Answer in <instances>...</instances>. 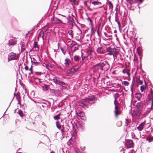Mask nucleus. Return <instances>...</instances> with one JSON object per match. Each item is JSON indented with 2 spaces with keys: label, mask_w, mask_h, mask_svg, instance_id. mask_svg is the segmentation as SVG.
Segmentation results:
<instances>
[{
  "label": "nucleus",
  "mask_w": 153,
  "mask_h": 153,
  "mask_svg": "<svg viewBox=\"0 0 153 153\" xmlns=\"http://www.w3.org/2000/svg\"><path fill=\"white\" fill-rule=\"evenodd\" d=\"M50 153H55L54 152L52 151V152H51Z\"/></svg>",
  "instance_id": "59"
},
{
  "label": "nucleus",
  "mask_w": 153,
  "mask_h": 153,
  "mask_svg": "<svg viewBox=\"0 0 153 153\" xmlns=\"http://www.w3.org/2000/svg\"><path fill=\"white\" fill-rule=\"evenodd\" d=\"M92 4L96 6V8H98L102 7V3L98 1H94L92 2Z\"/></svg>",
  "instance_id": "8"
},
{
  "label": "nucleus",
  "mask_w": 153,
  "mask_h": 153,
  "mask_svg": "<svg viewBox=\"0 0 153 153\" xmlns=\"http://www.w3.org/2000/svg\"><path fill=\"white\" fill-rule=\"evenodd\" d=\"M85 4L86 5V6L88 8V9H89V10H91V9L90 8V7L88 5V4H87L86 2H85Z\"/></svg>",
  "instance_id": "50"
},
{
  "label": "nucleus",
  "mask_w": 153,
  "mask_h": 153,
  "mask_svg": "<svg viewBox=\"0 0 153 153\" xmlns=\"http://www.w3.org/2000/svg\"><path fill=\"white\" fill-rule=\"evenodd\" d=\"M97 52L99 54L104 53L105 52V50L102 47H98L97 50Z\"/></svg>",
  "instance_id": "13"
},
{
  "label": "nucleus",
  "mask_w": 153,
  "mask_h": 153,
  "mask_svg": "<svg viewBox=\"0 0 153 153\" xmlns=\"http://www.w3.org/2000/svg\"><path fill=\"white\" fill-rule=\"evenodd\" d=\"M129 72V70L127 69H124L123 71V72L124 74L126 73L128 75V76H129L130 75Z\"/></svg>",
  "instance_id": "24"
},
{
  "label": "nucleus",
  "mask_w": 153,
  "mask_h": 153,
  "mask_svg": "<svg viewBox=\"0 0 153 153\" xmlns=\"http://www.w3.org/2000/svg\"><path fill=\"white\" fill-rule=\"evenodd\" d=\"M114 96L115 99L114 100L116 101L117 98L119 97V94L118 93H116L114 94Z\"/></svg>",
  "instance_id": "39"
},
{
  "label": "nucleus",
  "mask_w": 153,
  "mask_h": 153,
  "mask_svg": "<svg viewBox=\"0 0 153 153\" xmlns=\"http://www.w3.org/2000/svg\"><path fill=\"white\" fill-rule=\"evenodd\" d=\"M82 58V61H84L85 60H88L89 58V57L88 56H83L82 54V55L81 56Z\"/></svg>",
  "instance_id": "29"
},
{
  "label": "nucleus",
  "mask_w": 153,
  "mask_h": 153,
  "mask_svg": "<svg viewBox=\"0 0 153 153\" xmlns=\"http://www.w3.org/2000/svg\"><path fill=\"white\" fill-rule=\"evenodd\" d=\"M25 69L26 70L28 71L29 70L28 67L27 66H26L25 67Z\"/></svg>",
  "instance_id": "54"
},
{
  "label": "nucleus",
  "mask_w": 153,
  "mask_h": 153,
  "mask_svg": "<svg viewBox=\"0 0 153 153\" xmlns=\"http://www.w3.org/2000/svg\"><path fill=\"white\" fill-rule=\"evenodd\" d=\"M64 128V127H63V128L61 130V133L62 134H64V133L65 132Z\"/></svg>",
  "instance_id": "52"
},
{
  "label": "nucleus",
  "mask_w": 153,
  "mask_h": 153,
  "mask_svg": "<svg viewBox=\"0 0 153 153\" xmlns=\"http://www.w3.org/2000/svg\"><path fill=\"white\" fill-rule=\"evenodd\" d=\"M146 123V121L145 120L144 122H142L137 127V129L140 131H142L144 128V126Z\"/></svg>",
  "instance_id": "12"
},
{
  "label": "nucleus",
  "mask_w": 153,
  "mask_h": 153,
  "mask_svg": "<svg viewBox=\"0 0 153 153\" xmlns=\"http://www.w3.org/2000/svg\"><path fill=\"white\" fill-rule=\"evenodd\" d=\"M16 41L15 42L13 40H10L9 42V44L10 45H14L16 43Z\"/></svg>",
  "instance_id": "34"
},
{
  "label": "nucleus",
  "mask_w": 153,
  "mask_h": 153,
  "mask_svg": "<svg viewBox=\"0 0 153 153\" xmlns=\"http://www.w3.org/2000/svg\"><path fill=\"white\" fill-rule=\"evenodd\" d=\"M56 127L59 130L61 129V126L59 123V122L57 121L56 122Z\"/></svg>",
  "instance_id": "33"
},
{
  "label": "nucleus",
  "mask_w": 153,
  "mask_h": 153,
  "mask_svg": "<svg viewBox=\"0 0 153 153\" xmlns=\"http://www.w3.org/2000/svg\"><path fill=\"white\" fill-rule=\"evenodd\" d=\"M115 110H120V106H115Z\"/></svg>",
  "instance_id": "47"
},
{
  "label": "nucleus",
  "mask_w": 153,
  "mask_h": 153,
  "mask_svg": "<svg viewBox=\"0 0 153 153\" xmlns=\"http://www.w3.org/2000/svg\"><path fill=\"white\" fill-rule=\"evenodd\" d=\"M135 135L134 132L132 133L131 134V136L132 138H134L135 137Z\"/></svg>",
  "instance_id": "49"
},
{
  "label": "nucleus",
  "mask_w": 153,
  "mask_h": 153,
  "mask_svg": "<svg viewBox=\"0 0 153 153\" xmlns=\"http://www.w3.org/2000/svg\"><path fill=\"white\" fill-rule=\"evenodd\" d=\"M31 62H33L32 64L35 66L38 65L39 64V62H33V61H32Z\"/></svg>",
  "instance_id": "41"
},
{
  "label": "nucleus",
  "mask_w": 153,
  "mask_h": 153,
  "mask_svg": "<svg viewBox=\"0 0 153 153\" xmlns=\"http://www.w3.org/2000/svg\"><path fill=\"white\" fill-rule=\"evenodd\" d=\"M91 50H89V51H88L87 52V56H88L89 58H91Z\"/></svg>",
  "instance_id": "38"
},
{
  "label": "nucleus",
  "mask_w": 153,
  "mask_h": 153,
  "mask_svg": "<svg viewBox=\"0 0 153 153\" xmlns=\"http://www.w3.org/2000/svg\"><path fill=\"white\" fill-rule=\"evenodd\" d=\"M137 95L139 97H142V95L140 94V93H137Z\"/></svg>",
  "instance_id": "55"
},
{
  "label": "nucleus",
  "mask_w": 153,
  "mask_h": 153,
  "mask_svg": "<svg viewBox=\"0 0 153 153\" xmlns=\"http://www.w3.org/2000/svg\"><path fill=\"white\" fill-rule=\"evenodd\" d=\"M79 66H75L72 68L70 69L71 72L74 73L76 72L79 68Z\"/></svg>",
  "instance_id": "14"
},
{
  "label": "nucleus",
  "mask_w": 153,
  "mask_h": 153,
  "mask_svg": "<svg viewBox=\"0 0 153 153\" xmlns=\"http://www.w3.org/2000/svg\"><path fill=\"white\" fill-rule=\"evenodd\" d=\"M120 54L119 50L116 48H114L111 52V55H113L115 59L117 58V56Z\"/></svg>",
  "instance_id": "7"
},
{
  "label": "nucleus",
  "mask_w": 153,
  "mask_h": 153,
  "mask_svg": "<svg viewBox=\"0 0 153 153\" xmlns=\"http://www.w3.org/2000/svg\"><path fill=\"white\" fill-rule=\"evenodd\" d=\"M18 113L21 117H23V113L22 111L21 110H18Z\"/></svg>",
  "instance_id": "35"
},
{
  "label": "nucleus",
  "mask_w": 153,
  "mask_h": 153,
  "mask_svg": "<svg viewBox=\"0 0 153 153\" xmlns=\"http://www.w3.org/2000/svg\"><path fill=\"white\" fill-rule=\"evenodd\" d=\"M122 84L125 86H128L129 85V82L127 81H125L122 82Z\"/></svg>",
  "instance_id": "42"
},
{
  "label": "nucleus",
  "mask_w": 153,
  "mask_h": 153,
  "mask_svg": "<svg viewBox=\"0 0 153 153\" xmlns=\"http://www.w3.org/2000/svg\"><path fill=\"white\" fill-rule=\"evenodd\" d=\"M136 82L140 85H142L143 83V81L140 79V76L136 78Z\"/></svg>",
  "instance_id": "22"
},
{
  "label": "nucleus",
  "mask_w": 153,
  "mask_h": 153,
  "mask_svg": "<svg viewBox=\"0 0 153 153\" xmlns=\"http://www.w3.org/2000/svg\"><path fill=\"white\" fill-rule=\"evenodd\" d=\"M29 70L30 71V73H29V74H32L33 73V69H32V65H31V67L29 69Z\"/></svg>",
  "instance_id": "48"
},
{
  "label": "nucleus",
  "mask_w": 153,
  "mask_h": 153,
  "mask_svg": "<svg viewBox=\"0 0 153 153\" xmlns=\"http://www.w3.org/2000/svg\"><path fill=\"white\" fill-rule=\"evenodd\" d=\"M68 33L70 35L71 39L73 37L72 30H69L68 31Z\"/></svg>",
  "instance_id": "36"
},
{
  "label": "nucleus",
  "mask_w": 153,
  "mask_h": 153,
  "mask_svg": "<svg viewBox=\"0 0 153 153\" xmlns=\"http://www.w3.org/2000/svg\"><path fill=\"white\" fill-rule=\"evenodd\" d=\"M139 1V4H141L142 3L143 1L144 0H137Z\"/></svg>",
  "instance_id": "56"
},
{
  "label": "nucleus",
  "mask_w": 153,
  "mask_h": 153,
  "mask_svg": "<svg viewBox=\"0 0 153 153\" xmlns=\"http://www.w3.org/2000/svg\"><path fill=\"white\" fill-rule=\"evenodd\" d=\"M94 67L96 69L101 68L102 70H107L109 68V65L107 62L103 61L94 65Z\"/></svg>",
  "instance_id": "1"
},
{
  "label": "nucleus",
  "mask_w": 153,
  "mask_h": 153,
  "mask_svg": "<svg viewBox=\"0 0 153 153\" xmlns=\"http://www.w3.org/2000/svg\"><path fill=\"white\" fill-rule=\"evenodd\" d=\"M115 115L117 118H118V115L121 114V111L120 110H115L114 111Z\"/></svg>",
  "instance_id": "18"
},
{
  "label": "nucleus",
  "mask_w": 153,
  "mask_h": 153,
  "mask_svg": "<svg viewBox=\"0 0 153 153\" xmlns=\"http://www.w3.org/2000/svg\"><path fill=\"white\" fill-rule=\"evenodd\" d=\"M105 45H108V44H105Z\"/></svg>",
  "instance_id": "64"
},
{
  "label": "nucleus",
  "mask_w": 153,
  "mask_h": 153,
  "mask_svg": "<svg viewBox=\"0 0 153 153\" xmlns=\"http://www.w3.org/2000/svg\"><path fill=\"white\" fill-rule=\"evenodd\" d=\"M45 88L46 90H48L49 87V86L48 85H45Z\"/></svg>",
  "instance_id": "53"
},
{
  "label": "nucleus",
  "mask_w": 153,
  "mask_h": 153,
  "mask_svg": "<svg viewBox=\"0 0 153 153\" xmlns=\"http://www.w3.org/2000/svg\"><path fill=\"white\" fill-rule=\"evenodd\" d=\"M74 61L76 62H78L79 60V56L76 55L74 57Z\"/></svg>",
  "instance_id": "30"
},
{
  "label": "nucleus",
  "mask_w": 153,
  "mask_h": 153,
  "mask_svg": "<svg viewBox=\"0 0 153 153\" xmlns=\"http://www.w3.org/2000/svg\"><path fill=\"white\" fill-rule=\"evenodd\" d=\"M45 66L48 69L51 70L53 68V66L50 64H45Z\"/></svg>",
  "instance_id": "23"
},
{
  "label": "nucleus",
  "mask_w": 153,
  "mask_h": 153,
  "mask_svg": "<svg viewBox=\"0 0 153 153\" xmlns=\"http://www.w3.org/2000/svg\"><path fill=\"white\" fill-rule=\"evenodd\" d=\"M108 5L109 7V9H111V10H112L113 7V4L111 1H108Z\"/></svg>",
  "instance_id": "25"
},
{
  "label": "nucleus",
  "mask_w": 153,
  "mask_h": 153,
  "mask_svg": "<svg viewBox=\"0 0 153 153\" xmlns=\"http://www.w3.org/2000/svg\"><path fill=\"white\" fill-rule=\"evenodd\" d=\"M125 145L127 148H133L134 146V143L132 140H126Z\"/></svg>",
  "instance_id": "4"
},
{
  "label": "nucleus",
  "mask_w": 153,
  "mask_h": 153,
  "mask_svg": "<svg viewBox=\"0 0 153 153\" xmlns=\"http://www.w3.org/2000/svg\"><path fill=\"white\" fill-rule=\"evenodd\" d=\"M53 21L54 23H56L62 24L63 23L61 20L56 18H53Z\"/></svg>",
  "instance_id": "19"
},
{
  "label": "nucleus",
  "mask_w": 153,
  "mask_h": 153,
  "mask_svg": "<svg viewBox=\"0 0 153 153\" xmlns=\"http://www.w3.org/2000/svg\"><path fill=\"white\" fill-rule=\"evenodd\" d=\"M142 114V111L137 109L136 110H134L133 112V116H140Z\"/></svg>",
  "instance_id": "9"
},
{
  "label": "nucleus",
  "mask_w": 153,
  "mask_h": 153,
  "mask_svg": "<svg viewBox=\"0 0 153 153\" xmlns=\"http://www.w3.org/2000/svg\"><path fill=\"white\" fill-rule=\"evenodd\" d=\"M79 45L75 42H73L71 45V48L72 52H74L78 49Z\"/></svg>",
  "instance_id": "6"
},
{
  "label": "nucleus",
  "mask_w": 153,
  "mask_h": 153,
  "mask_svg": "<svg viewBox=\"0 0 153 153\" xmlns=\"http://www.w3.org/2000/svg\"><path fill=\"white\" fill-rule=\"evenodd\" d=\"M61 115L60 114H59L58 115L55 116L53 117V118L55 120H57L60 119L59 116Z\"/></svg>",
  "instance_id": "32"
},
{
  "label": "nucleus",
  "mask_w": 153,
  "mask_h": 153,
  "mask_svg": "<svg viewBox=\"0 0 153 153\" xmlns=\"http://www.w3.org/2000/svg\"><path fill=\"white\" fill-rule=\"evenodd\" d=\"M25 45H24L22 44L21 46V51H23L25 50Z\"/></svg>",
  "instance_id": "40"
},
{
  "label": "nucleus",
  "mask_w": 153,
  "mask_h": 153,
  "mask_svg": "<svg viewBox=\"0 0 153 153\" xmlns=\"http://www.w3.org/2000/svg\"><path fill=\"white\" fill-rule=\"evenodd\" d=\"M137 52L138 54V55L140 56V54H141V53L140 51V47H138L137 48Z\"/></svg>",
  "instance_id": "43"
},
{
  "label": "nucleus",
  "mask_w": 153,
  "mask_h": 153,
  "mask_svg": "<svg viewBox=\"0 0 153 153\" xmlns=\"http://www.w3.org/2000/svg\"><path fill=\"white\" fill-rule=\"evenodd\" d=\"M76 1V0H73V2L74 3H75Z\"/></svg>",
  "instance_id": "58"
},
{
  "label": "nucleus",
  "mask_w": 153,
  "mask_h": 153,
  "mask_svg": "<svg viewBox=\"0 0 153 153\" xmlns=\"http://www.w3.org/2000/svg\"><path fill=\"white\" fill-rule=\"evenodd\" d=\"M96 98L94 95H92L90 97L85 98V99H82L79 101V103L82 104L80 106L82 107H84L85 106H87V102H88L90 103V101L96 100Z\"/></svg>",
  "instance_id": "2"
},
{
  "label": "nucleus",
  "mask_w": 153,
  "mask_h": 153,
  "mask_svg": "<svg viewBox=\"0 0 153 153\" xmlns=\"http://www.w3.org/2000/svg\"><path fill=\"white\" fill-rule=\"evenodd\" d=\"M114 104L115 106H120V104L118 102V101L117 100L116 101L114 100Z\"/></svg>",
  "instance_id": "45"
},
{
  "label": "nucleus",
  "mask_w": 153,
  "mask_h": 153,
  "mask_svg": "<svg viewBox=\"0 0 153 153\" xmlns=\"http://www.w3.org/2000/svg\"><path fill=\"white\" fill-rule=\"evenodd\" d=\"M153 103V100H152V104Z\"/></svg>",
  "instance_id": "61"
},
{
  "label": "nucleus",
  "mask_w": 153,
  "mask_h": 153,
  "mask_svg": "<svg viewBox=\"0 0 153 153\" xmlns=\"http://www.w3.org/2000/svg\"><path fill=\"white\" fill-rule=\"evenodd\" d=\"M60 48L63 54L65 55L67 51V48L65 45H61L60 46Z\"/></svg>",
  "instance_id": "16"
},
{
  "label": "nucleus",
  "mask_w": 153,
  "mask_h": 153,
  "mask_svg": "<svg viewBox=\"0 0 153 153\" xmlns=\"http://www.w3.org/2000/svg\"><path fill=\"white\" fill-rule=\"evenodd\" d=\"M34 48H36V51H38L39 50V48L38 45V43L37 42H34V48H33V49H34Z\"/></svg>",
  "instance_id": "26"
},
{
  "label": "nucleus",
  "mask_w": 153,
  "mask_h": 153,
  "mask_svg": "<svg viewBox=\"0 0 153 153\" xmlns=\"http://www.w3.org/2000/svg\"><path fill=\"white\" fill-rule=\"evenodd\" d=\"M122 124V123L121 121H118L117 122V126L118 127L121 126Z\"/></svg>",
  "instance_id": "37"
},
{
  "label": "nucleus",
  "mask_w": 153,
  "mask_h": 153,
  "mask_svg": "<svg viewBox=\"0 0 153 153\" xmlns=\"http://www.w3.org/2000/svg\"><path fill=\"white\" fill-rule=\"evenodd\" d=\"M18 56L16 53L13 52H11L9 54L8 56V61L17 59Z\"/></svg>",
  "instance_id": "3"
},
{
  "label": "nucleus",
  "mask_w": 153,
  "mask_h": 153,
  "mask_svg": "<svg viewBox=\"0 0 153 153\" xmlns=\"http://www.w3.org/2000/svg\"><path fill=\"white\" fill-rule=\"evenodd\" d=\"M118 25H119V26H120V22H118Z\"/></svg>",
  "instance_id": "60"
},
{
  "label": "nucleus",
  "mask_w": 153,
  "mask_h": 153,
  "mask_svg": "<svg viewBox=\"0 0 153 153\" xmlns=\"http://www.w3.org/2000/svg\"><path fill=\"white\" fill-rule=\"evenodd\" d=\"M71 63V60L69 59L66 58L64 61L65 66L66 67H69Z\"/></svg>",
  "instance_id": "11"
},
{
  "label": "nucleus",
  "mask_w": 153,
  "mask_h": 153,
  "mask_svg": "<svg viewBox=\"0 0 153 153\" xmlns=\"http://www.w3.org/2000/svg\"><path fill=\"white\" fill-rule=\"evenodd\" d=\"M94 103V101L92 102V103Z\"/></svg>",
  "instance_id": "63"
},
{
  "label": "nucleus",
  "mask_w": 153,
  "mask_h": 153,
  "mask_svg": "<svg viewBox=\"0 0 153 153\" xmlns=\"http://www.w3.org/2000/svg\"><path fill=\"white\" fill-rule=\"evenodd\" d=\"M146 140L149 141V142H150L152 141V140L153 139V138L152 137L150 134L149 135V136L146 138Z\"/></svg>",
  "instance_id": "31"
},
{
  "label": "nucleus",
  "mask_w": 153,
  "mask_h": 153,
  "mask_svg": "<svg viewBox=\"0 0 153 153\" xmlns=\"http://www.w3.org/2000/svg\"><path fill=\"white\" fill-rule=\"evenodd\" d=\"M44 32L42 31L41 32L38 36V39H41L42 38L43 40H44L45 39L44 37Z\"/></svg>",
  "instance_id": "20"
},
{
  "label": "nucleus",
  "mask_w": 153,
  "mask_h": 153,
  "mask_svg": "<svg viewBox=\"0 0 153 153\" xmlns=\"http://www.w3.org/2000/svg\"><path fill=\"white\" fill-rule=\"evenodd\" d=\"M68 21L69 24L70 25L73 26V23L74 22L73 18L71 17H69L68 19Z\"/></svg>",
  "instance_id": "17"
},
{
  "label": "nucleus",
  "mask_w": 153,
  "mask_h": 153,
  "mask_svg": "<svg viewBox=\"0 0 153 153\" xmlns=\"http://www.w3.org/2000/svg\"><path fill=\"white\" fill-rule=\"evenodd\" d=\"M151 93H153L152 91H151Z\"/></svg>",
  "instance_id": "62"
},
{
  "label": "nucleus",
  "mask_w": 153,
  "mask_h": 153,
  "mask_svg": "<svg viewBox=\"0 0 153 153\" xmlns=\"http://www.w3.org/2000/svg\"><path fill=\"white\" fill-rule=\"evenodd\" d=\"M113 49V48H111L110 47H109L106 48V50L108 52V55H111V52H112Z\"/></svg>",
  "instance_id": "21"
},
{
  "label": "nucleus",
  "mask_w": 153,
  "mask_h": 153,
  "mask_svg": "<svg viewBox=\"0 0 153 153\" xmlns=\"http://www.w3.org/2000/svg\"><path fill=\"white\" fill-rule=\"evenodd\" d=\"M54 82L56 84L62 86L65 85L66 84L61 80V79L58 77L55 76L53 79Z\"/></svg>",
  "instance_id": "5"
},
{
  "label": "nucleus",
  "mask_w": 153,
  "mask_h": 153,
  "mask_svg": "<svg viewBox=\"0 0 153 153\" xmlns=\"http://www.w3.org/2000/svg\"><path fill=\"white\" fill-rule=\"evenodd\" d=\"M89 20L90 21L91 23L92 22V21L91 19H89Z\"/></svg>",
  "instance_id": "57"
},
{
  "label": "nucleus",
  "mask_w": 153,
  "mask_h": 153,
  "mask_svg": "<svg viewBox=\"0 0 153 153\" xmlns=\"http://www.w3.org/2000/svg\"><path fill=\"white\" fill-rule=\"evenodd\" d=\"M145 86H144V85H142L140 87V89L141 91L142 92L144 91L145 90V89L146 88V83L145 82Z\"/></svg>",
  "instance_id": "28"
},
{
  "label": "nucleus",
  "mask_w": 153,
  "mask_h": 153,
  "mask_svg": "<svg viewBox=\"0 0 153 153\" xmlns=\"http://www.w3.org/2000/svg\"><path fill=\"white\" fill-rule=\"evenodd\" d=\"M73 140L70 139L68 141V144H72L73 143Z\"/></svg>",
  "instance_id": "46"
},
{
  "label": "nucleus",
  "mask_w": 153,
  "mask_h": 153,
  "mask_svg": "<svg viewBox=\"0 0 153 153\" xmlns=\"http://www.w3.org/2000/svg\"><path fill=\"white\" fill-rule=\"evenodd\" d=\"M16 99L19 102H20L21 97L20 96V93H17L16 95Z\"/></svg>",
  "instance_id": "27"
},
{
  "label": "nucleus",
  "mask_w": 153,
  "mask_h": 153,
  "mask_svg": "<svg viewBox=\"0 0 153 153\" xmlns=\"http://www.w3.org/2000/svg\"><path fill=\"white\" fill-rule=\"evenodd\" d=\"M115 18H116L115 21H117V19L118 18H117L118 13H117V11L116 12V13H115Z\"/></svg>",
  "instance_id": "51"
},
{
  "label": "nucleus",
  "mask_w": 153,
  "mask_h": 153,
  "mask_svg": "<svg viewBox=\"0 0 153 153\" xmlns=\"http://www.w3.org/2000/svg\"><path fill=\"white\" fill-rule=\"evenodd\" d=\"M137 109L142 111L143 108V104L142 102H138L136 105Z\"/></svg>",
  "instance_id": "15"
},
{
  "label": "nucleus",
  "mask_w": 153,
  "mask_h": 153,
  "mask_svg": "<svg viewBox=\"0 0 153 153\" xmlns=\"http://www.w3.org/2000/svg\"><path fill=\"white\" fill-rule=\"evenodd\" d=\"M77 114L78 116L80 119L82 120H84L85 118V114L83 112L79 111L77 113Z\"/></svg>",
  "instance_id": "10"
},
{
  "label": "nucleus",
  "mask_w": 153,
  "mask_h": 153,
  "mask_svg": "<svg viewBox=\"0 0 153 153\" xmlns=\"http://www.w3.org/2000/svg\"><path fill=\"white\" fill-rule=\"evenodd\" d=\"M126 126H128V125H129L130 122L129 120L128 119H126Z\"/></svg>",
  "instance_id": "44"
}]
</instances>
